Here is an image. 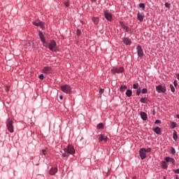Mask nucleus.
Returning <instances> with one entry per match:
<instances>
[{"mask_svg": "<svg viewBox=\"0 0 179 179\" xmlns=\"http://www.w3.org/2000/svg\"><path fill=\"white\" fill-rule=\"evenodd\" d=\"M64 152H61V153H62V157L68 159V157H69V155H75L76 151L73 146L71 145V144H69L67 148L64 149Z\"/></svg>", "mask_w": 179, "mask_h": 179, "instance_id": "f257e3e1", "label": "nucleus"}, {"mask_svg": "<svg viewBox=\"0 0 179 179\" xmlns=\"http://www.w3.org/2000/svg\"><path fill=\"white\" fill-rule=\"evenodd\" d=\"M48 48L50 51L57 52V51H58V48L57 47V42H55V41L54 40L50 41Z\"/></svg>", "mask_w": 179, "mask_h": 179, "instance_id": "f03ea898", "label": "nucleus"}, {"mask_svg": "<svg viewBox=\"0 0 179 179\" xmlns=\"http://www.w3.org/2000/svg\"><path fill=\"white\" fill-rule=\"evenodd\" d=\"M6 127L9 132H10L11 134L14 132L15 129L13 128V121H12L10 119L7 120Z\"/></svg>", "mask_w": 179, "mask_h": 179, "instance_id": "7ed1b4c3", "label": "nucleus"}, {"mask_svg": "<svg viewBox=\"0 0 179 179\" xmlns=\"http://www.w3.org/2000/svg\"><path fill=\"white\" fill-rule=\"evenodd\" d=\"M60 89L64 92V93H66V94H71V92L72 90L71 86L68 85L61 86Z\"/></svg>", "mask_w": 179, "mask_h": 179, "instance_id": "20e7f679", "label": "nucleus"}, {"mask_svg": "<svg viewBox=\"0 0 179 179\" xmlns=\"http://www.w3.org/2000/svg\"><path fill=\"white\" fill-rule=\"evenodd\" d=\"M136 50H137L138 57H139V58H143L144 53H143V49H142V47L141 45H138L136 47Z\"/></svg>", "mask_w": 179, "mask_h": 179, "instance_id": "39448f33", "label": "nucleus"}, {"mask_svg": "<svg viewBox=\"0 0 179 179\" xmlns=\"http://www.w3.org/2000/svg\"><path fill=\"white\" fill-rule=\"evenodd\" d=\"M124 72V67L113 68L111 70V73H122Z\"/></svg>", "mask_w": 179, "mask_h": 179, "instance_id": "423d86ee", "label": "nucleus"}, {"mask_svg": "<svg viewBox=\"0 0 179 179\" xmlns=\"http://www.w3.org/2000/svg\"><path fill=\"white\" fill-rule=\"evenodd\" d=\"M139 155L141 160H144V159H146V149L141 148L139 151Z\"/></svg>", "mask_w": 179, "mask_h": 179, "instance_id": "0eeeda50", "label": "nucleus"}, {"mask_svg": "<svg viewBox=\"0 0 179 179\" xmlns=\"http://www.w3.org/2000/svg\"><path fill=\"white\" fill-rule=\"evenodd\" d=\"M156 90L158 93H165L166 87L164 85H158L156 87Z\"/></svg>", "mask_w": 179, "mask_h": 179, "instance_id": "6e6552de", "label": "nucleus"}, {"mask_svg": "<svg viewBox=\"0 0 179 179\" xmlns=\"http://www.w3.org/2000/svg\"><path fill=\"white\" fill-rule=\"evenodd\" d=\"M104 16L106 20H108V22H111V20H113V15H111V13H108V11L104 12Z\"/></svg>", "mask_w": 179, "mask_h": 179, "instance_id": "1a4fd4ad", "label": "nucleus"}, {"mask_svg": "<svg viewBox=\"0 0 179 179\" xmlns=\"http://www.w3.org/2000/svg\"><path fill=\"white\" fill-rule=\"evenodd\" d=\"M104 141L105 142H107L108 141V137L104 136L103 134H99V142H103Z\"/></svg>", "mask_w": 179, "mask_h": 179, "instance_id": "9d476101", "label": "nucleus"}, {"mask_svg": "<svg viewBox=\"0 0 179 179\" xmlns=\"http://www.w3.org/2000/svg\"><path fill=\"white\" fill-rule=\"evenodd\" d=\"M51 71H52V69H51V67L50 66H45L42 71V72L43 73H46L47 75H48V73H50L51 72Z\"/></svg>", "mask_w": 179, "mask_h": 179, "instance_id": "9b49d317", "label": "nucleus"}, {"mask_svg": "<svg viewBox=\"0 0 179 179\" xmlns=\"http://www.w3.org/2000/svg\"><path fill=\"white\" fill-rule=\"evenodd\" d=\"M123 43L125 45H131L132 44V41L129 38H124Z\"/></svg>", "mask_w": 179, "mask_h": 179, "instance_id": "f8f14e48", "label": "nucleus"}, {"mask_svg": "<svg viewBox=\"0 0 179 179\" xmlns=\"http://www.w3.org/2000/svg\"><path fill=\"white\" fill-rule=\"evenodd\" d=\"M33 24H34V26H40L42 29H44L45 27H44V22H36V21H34L33 22Z\"/></svg>", "mask_w": 179, "mask_h": 179, "instance_id": "ddd939ff", "label": "nucleus"}, {"mask_svg": "<svg viewBox=\"0 0 179 179\" xmlns=\"http://www.w3.org/2000/svg\"><path fill=\"white\" fill-rule=\"evenodd\" d=\"M140 115L143 121H146V120H148V114H146V113L141 112Z\"/></svg>", "mask_w": 179, "mask_h": 179, "instance_id": "4468645a", "label": "nucleus"}, {"mask_svg": "<svg viewBox=\"0 0 179 179\" xmlns=\"http://www.w3.org/2000/svg\"><path fill=\"white\" fill-rule=\"evenodd\" d=\"M57 171H58V169H57V168H52L50 170L49 173H50V176H54L57 173Z\"/></svg>", "mask_w": 179, "mask_h": 179, "instance_id": "2eb2a0df", "label": "nucleus"}, {"mask_svg": "<svg viewBox=\"0 0 179 179\" xmlns=\"http://www.w3.org/2000/svg\"><path fill=\"white\" fill-rule=\"evenodd\" d=\"M39 37L42 43H44L45 44V38H44V34H43V32L39 31Z\"/></svg>", "mask_w": 179, "mask_h": 179, "instance_id": "dca6fc26", "label": "nucleus"}, {"mask_svg": "<svg viewBox=\"0 0 179 179\" xmlns=\"http://www.w3.org/2000/svg\"><path fill=\"white\" fill-rule=\"evenodd\" d=\"M153 131L157 135H160V134H162V129H160L159 127H155V129H153Z\"/></svg>", "mask_w": 179, "mask_h": 179, "instance_id": "f3484780", "label": "nucleus"}, {"mask_svg": "<svg viewBox=\"0 0 179 179\" xmlns=\"http://www.w3.org/2000/svg\"><path fill=\"white\" fill-rule=\"evenodd\" d=\"M137 19L140 22H143V14H142L141 13H138V14H137Z\"/></svg>", "mask_w": 179, "mask_h": 179, "instance_id": "a211bd4d", "label": "nucleus"}, {"mask_svg": "<svg viewBox=\"0 0 179 179\" xmlns=\"http://www.w3.org/2000/svg\"><path fill=\"white\" fill-rule=\"evenodd\" d=\"M127 89H128L127 85H122L120 87V92H122V93H124V92H125L127 90Z\"/></svg>", "mask_w": 179, "mask_h": 179, "instance_id": "6ab92c4d", "label": "nucleus"}, {"mask_svg": "<svg viewBox=\"0 0 179 179\" xmlns=\"http://www.w3.org/2000/svg\"><path fill=\"white\" fill-rule=\"evenodd\" d=\"M126 96H127V97H131V96H132V90H127L126 92Z\"/></svg>", "mask_w": 179, "mask_h": 179, "instance_id": "aec40b11", "label": "nucleus"}, {"mask_svg": "<svg viewBox=\"0 0 179 179\" xmlns=\"http://www.w3.org/2000/svg\"><path fill=\"white\" fill-rule=\"evenodd\" d=\"M92 21L94 23V24H99V18H97L96 17H93Z\"/></svg>", "mask_w": 179, "mask_h": 179, "instance_id": "412c9836", "label": "nucleus"}, {"mask_svg": "<svg viewBox=\"0 0 179 179\" xmlns=\"http://www.w3.org/2000/svg\"><path fill=\"white\" fill-rule=\"evenodd\" d=\"M97 129H103V128H104V124H103V123H99L97 126H96Z\"/></svg>", "mask_w": 179, "mask_h": 179, "instance_id": "4be33fe9", "label": "nucleus"}, {"mask_svg": "<svg viewBox=\"0 0 179 179\" xmlns=\"http://www.w3.org/2000/svg\"><path fill=\"white\" fill-rule=\"evenodd\" d=\"M173 138L174 141H177L178 139V136L177 135V131H174Z\"/></svg>", "mask_w": 179, "mask_h": 179, "instance_id": "5701e85b", "label": "nucleus"}, {"mask_svg": "<svg viewBox=\"0 0 179 179\" xmlns=\"http://www.w3.org/2000/svg\"><path fill=\"white\" fill-rule=\"evenodd\" d=\"M162 169H167V164H166V162H162Z\"/></svg>", "mask_w": 179, "mask_h": 179, "instance_id": "b1692460", "label": "nucleus"}, {"mask_svg": "<svg viewBox=\"0 0 179 179\" xmlns=\"http://www.w3.org/2000/svg\"><path fill=\"white\" fill-rule=\"evenodd\" d=\"M146 101H148L147 98H141V103H143L144 104H146Z\"/></svg>", "mask_w": 179, "mask_h": 179, "instance_id": "393cba45", "label": "nucleus"}, {"mask_svg": "<svg viewBox=\"0 0 179 179\" xmlns=\"http://www.w3.org/2000/svg\"><path fill=\"white\" fill-rule=\"evenodd\" d=\"M120 24L121 26V27H122V29H125L127 27V26L125 24H124V22H122V21L120 22Z\"/></svg>", "mask_w": 179, "mask_h": 179, "instance_id": "a878e982", "label": "nucleus"}, {"mask_svg": "<svg viewBox=\"0 0 179 179\" xmlns=\"http://www.w3.org/2000/svg\"><path fill=\"white\" fill-rule=\"evenodd\" d=\"M139 87V84H138V83H135V84H134L133 85V89H139L138 88Z\"/></svg>", "mask_w": 179, "mask_h": 179, "instance_id": "bb28decb", "label": "nucleus"}, {"mask_svg": "<svg viewBox=\"0 0 179 179\" xmlns=\"http://www.w3.org/2000/svg\"><path fill=\"white\" fill-rule=\"evenodd\" d=\"M170 89L172 93H174L176 92V89L174 88V86H173V85H170Z\"/></svg>", "mask_w": 179, "mask_h": 179, "instance_id": "cd10ccee", "label": "nucleus"}, {"mask_svg": "<svg viewBox=\"0 0 179 179\" xmlns=\"http://www.w3.org/2000/svg\"><path fill=\"white\" fill-rule=\"evenodd\" d=\"M141 93L143 94H145V93H148V89H146V88L143 89L141 91Z\"/></svg>", "mask_w": 179, "mask_h": 179, "instance_id": "c85d7f7f", "label": "nucleus"}, {"mask_svg": "<svg viewBox=\"0 0 179 179\" xmlns=\"http://www.w3.org/2000/svg\"><path fill=\"white\" fill-rule=\"evenodd\" d=\"M141 92H142L141 88L137 89V90H136V96H139V94H141Z\"/></svg>", "mask_w": 179, "mask_h": 179, "instance_id": "c756f323", "label": "nucleus"}, {"mask_svg": "<svg viewBox=\"0 0 179 179\" xmlns=\"http://www.w3.org/2000/svg\"><path fill=\"white\" fill-rule=\"evenodd\" d=\"M139 8H141L142 9H145V3H140Z\"/></svg>", "mask_w": 179, "mask_h": 179, "instance_id": "7c9ffc66", "label": "nucleus"}, {"mask_svg": "<svg viewBox=\"0 0 179 179\" xmlns=\"http://www.w3.org/2000/svg\"><path fill=\"white\" fill-rule=\"evenodd\" d=\"M76 34L77 36H80V34H82V31H80V29H77Z\"/></svg>", "mask_w": 179, "mask_h": 179, "instance_id": "2f4dec72", "label": "nucleus"}, {"mask_svg": "<svg viewBox=\"0 0 179 179\" xmlns=\"http://www.w3.org/2000/svg\"><path fill=\"white\" fill-rule=\"evenodd\" d=\"M171 159V157H165V162H166V163H169V162H170Z\"/></svg>", "mask_w": 179, "mask_h": 179, "instance_id": "473e14b6", "label": "nucleus"}, {"mask_svg": "<svg viewBox=\"0 0 179 179\" xmlns=\"http://www.w3.org/2000/svg\"><path fill=\"white\" fill-rule=\"evenodd\" d=\"M169 162H171L173 166L176 164V160H174L173 158H171Z\"/></svg>", "mask_w": 179, "mask_h": 179, "instance_id": "72a5a7b5", "label": "nucleus"}, {"mask_svg": "<svg viewBox=\"0 0 179 179\" xmlns=\"http://www.w3.org/2000/svg\"><path fill=\"white\" fill-rule=\"evenodd\" d=\"M125 31H127V33H129V31H131V29H129V27H127L125 29H124Z\"/></svg>", "mask_w": 179, "mask_h": 179, "instance_id": "f704fd0d", "label": "nucleus"}, {"mask_svg": "<svg viewBox=\"0 0 179 179\" xmlns=\"http://www.w3.org/2000/svg\"><path fill=\"white\" fill-rule=\"evenodd\" d=\"M39 79H41V80H43L44 79V75L43 74H41L39 76Z\"/></svg>", "mask_w": 179, "mask_h": 179, "instance_id": "c9c22d12", "label": "nucleus"}, {"mask_svg": "<svg viewBox=\"0 0 179 179\" xmlns=\"http://www.w3.org/2000/svg\"><path fill=\"white\" fill-rule=\"evenodd\" d=\"M165 6H166V8H168V9H170V3H165Z\"/></svg>", "mask_w": 179, "mask_h": 179, "instance_id": "e433bc0d", "label": "nucleus"}, {"mask_svg": "<svg viewBox=\"0 0 179 179\" xmlns=\"http://www.w3.org/2000/svg\"><path fill=\"white\" fill-rule=\"evenodd\" d=\"M155 124H162V120H155Z\"/></svg>", "mask_w": 179, "mask_h": 179, "instance_id": "4c0bfd02", "label": "nucleus"}, {"mask_svg": "<svg viewBox=\"0 0 179 179\" xmlns=\"http://www.w3.org/2000/svg\"><path fill=\"white\" fill-rule=\"evenodd\" d=\"M99 93H100V94H103L104 93V90L101 88L99 90Z\"/></svg>", "mask_w": 179, "mask_h": 179, "instance_id": "58836bf2", "label": "nucleus"}, {"mask_svg": "<svg viewBox=\"0 0 179 179\" xmlns=\"http://www.w3.org/2000/svg\"><path fill=\"white\" fill-rule=\"evenodd\" d=\"M151 149L150 148H147L146 150H145V153H149V152H151Z\"/></svg>", "mask_w": 179, "mask_h": 179, "instance_id": "ea45409f", "label": "nucleus"}, {"mask_svg": "<svg viewBox=\"0 0 179 179\" xmlns=\"http://www.w3.org/2000/svg\"><path fill=\"white\" fill-rule=\"evenodd\" d=\"M171 153H172V155H175V153H176V149H174V148H171Z\"/></svg>", "mask_w": 179, "mask_h": 179, "instance_id": "a19ab883", "label": "nucleus"}, {"mask_svg": "<svg viewBox=\"0 0 179 179\" xmlns=\"http://www.w3.org/2000/svg\"><path fill=\"white\" fill-rule=\"evenodd\" d=\"M64 5L66 8H68V6H69V2L68 1L64 2Z\"/></svg>", "mask_w": 179, "mask_h": 179, "instance_id": "79ce46f5", "label": "nucleus"}, {"mask_svg": "<svg viewBox=\"0 0 179 179\" xmlns=\"http://www.w3.org/2000/svg\"><path fill=\"white\" fill-rule=\"evenodd\" d=\"M173 85H174L175 87H177V86H178L177 80H175V81L173 82Z\"/></svg>", "mask_w": 179, "mask_h": 179, "instance_id": "37998d69", "label": "nucleus"}, {"mask_svg": "<svg viewBox=\"0 0 179 179\" xmlns=\"http://www.w3.org/2000/svg\"><path fill=\"white\" fill-rule=\"evenodd\" d=\"M176 174H179V169H176L173 171Z\"/></svg>", "mask_w": 179, "mask_h": 179, "instance_id": "c03bdc74", "label": "nucleus"}, {"mask_svg": "<svg viewBox=\"0 0 179 179\" xmlns=\"http://www.w3.org/2000/svg\"><path fill=\"white\" fill-rule=\"evenodd\" d=\"M45 152H46L45 150H42V153H43V155H45Z\"/></svg>", "mask_w": 179, "mask_h": 179, "instance_id": "a18cd8bd", "label": "nucleus"}, {"mask_svg": "<svg viewBox=\"0 0 179 179\" xmlns=\"http://www.w3.org/2000/svg\"><path fill=\"white\" fill-rule=\"evenodd\" d=\"M59 99H60L61 100H62V99H64V96H62V95H60V96H59Z\"/></svg>", "mask_w": 179, "mask_h": 179, "instance_id": "49530a36", "label": "nucleus"}, {"mask_svg": "<svg viewBox=\"0 0 179 179\" xmlns=\"http://www.w3.org/2000/svg\"><path fill=\"white\" fill-rule=\"evenodd\" d=\"M173 128H176V123L175 122L173 123Z\"/></svg>", "mask_w": 179, "mask_h": 179, "instance_id": "de8ad7c7", "label": "nucleus"}, {"mask_svg": "<svg viewBox=\"0 0 179 179\" xmlns=\"http://www.w3.org/2000/svg\"><path fill=\"white\" fill-rule=\"evenodd\" d=\"M176 117L179 119V115H176Z\"/></svg>", "mask_w": 179, "mask_h": 179, "instance_id": "09e8293b", "label": "nucleus"}, {"mask_svg": "<svg viewBox=\"0 0 179 179\" xmlns=\"http://www.w3.org/2000/svg\"><path fill=\"white\" fill-rule=\"evenodd\" d=\"M176 179H178V176H176Z\"/></svg>", "mask_w": 179, "mask_h": 179, "instance_id": "8fccbe9b", "label": "nucleus"}]
</instances>
